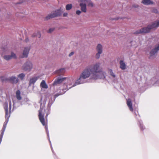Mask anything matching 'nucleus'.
<instances>
[{
    "instance_id": "obj_1",
    "label": "nucleus",
    "mask_w": 159,
    "mask_h": 159,
    "mask_svg": "<svg viewBox=\"0 0 159 159\" xmlns=\"http://www.w3.org/2000/svg\"><path fill=\"white\" fill-rule=\"evenodd\" d=\"M106 73L100 67V63L97 62L86 67L81 73L76 83L78 84L83 83V80L88 78L91 76L92 79H104L105 78Z\"/></svg>"
},
{
    "instance_id": "obj_2",
    "label": "nucleus",
    "mask_w": 159,
    "mask_h": 159,
    "mask_svg": "<svg viewBox=\"0 0 159 159\" xmlns=\"http://www.w3.org/2000/svg\"><path fill=\"white\" fill-rule=\"evenodd\" d=\"M49 113V111L47 109H45L43 108H40L39 111L38 116L39 120L46 129L48 128L47 118Z\"/></svg>"
},
{
    "instance_id": "obj_3",
    "label": "nucleus",
    "mask_w": 159,
    "mask_h": 159,
    "mask_svg": "<svg viewBox=\"0 0 159 159\" xmlns=\"http://www.w3.org/2000/svg\"><path fill=\"white\" fill-rule=\"evenodd\" d=\"M159 26V20L154 22L152 25H148L147 27L143 28L139 30L136 31L134 34H138L141 33H147L149 32L150 30Z\"/></svg>"
},
{
    "instance_id": "obj_4",
    "label": "nucleus",
    "mask_w": 159,
    "mask_h": 159,
    "mask_svg": "<svg viewBox=\"0 0 159 159\" xmlns=\"http://www.w3.org/2000/svg\"><path fill=\"white\" fill-rule=\"evenodd\" d=\"M61 14L62 11L60 9L57 10L46 16L45 19L46 20H48L52 18L60 16Z\"/></svg>"
},
{
    "instance_id": "obj_5",
    "label": "nucleus",
    "mask_w": 159,
    "mask_h": 159,
    "mask_svg": "<svg viewBox=\"0 0 159 159\" xmlns=\"http://www.w3.org/2000/svg\"><path fill=\"white\" fill-rule=\"evenodd\" d=\"M33 68V64L30 61H27L23 65L22 69L25 71H30Z\"/></svg>"
},
{
    "instance_id": "obj_6",
    "label": "nucleus",
    "mask_w": 159,
    "mask_h": 159,
    "mask_svg": "<svg viewBox=\"0 0 159 159\" xmlns=\"http://www.w3.org/2000/svg\"><path fill=\"white\" fill-rule=\"evenodd\" d=\"M79 1L81 2L80 6L81 7V11L86 12L87 10L86 4L88 2V0H79Z\"/></svg>"
},
{
    "instance_id": "obj_7",
    "label": "nucleus",
    "mask_w": 159,
    "mask_h": 159,
    "mask_svg": "<svg viewBox=\"0 0 159 159\" xmlns=\"http://www.w3.org/2000/svg\"><path fill=\"white\" fill-rule=\"evenodd\" d=\"M4 59L7 61H8L12 59H16L17 57L16 54L13 52L11 53V55H5L3 56Z\"/></svg>"
},
{
    "instance_id": "obj_8",
    "label": "nucleus",
    "mask_w": 159,
    "mask_h": 159,
    "mask_svg": "<svg viewBox=\"0 0 159 159\" xmlns=\"http://www.w3.org/2000/svg\"><path fill=\"white\" fill-rule=\"evenodd\" d=\"M72 85V84L71 81L70 80H68L67 83V84L65 83L64 84V88L62 90L63 91L65 90H67L71 88L72 87L75 86L74 85L71 86Z\"/></svg>"
},
{
    "instance_id": "obj_9",
    "label": "nucleus",
    "mask_w": 159,
    "mask_h": 159,
    "mask_svg": "<svg viewBox=\"0 0 159 159\" xmlns=\"http://www.w3.org/2000/svg\"><path fill=\"white\" fill-rule=\"evenodd\" d=\"M66 79V78H60L58 77L56 79L52 84V85L56 86L61 84L63 81Z\"/></svg>"
},
{
    "instance_id": "obj_10",
    "label": "nucleus",
    "mask_w": 159,
    "mask_h": 159,
    "mask_svg": "<svg viewBox=\"0 0 159 159\" xmlns=\"http://www.w3.org/2000/svg\"><path fill=\"white\" fill-rule=\"evenodd\" d=\"M30 49V47H25L23 51V55L20 57L22 58L27 57Z\"/></svg>"
},
{
    "instance_id": "obj_11",
    "label": "nucleus",
    "mask_w": 159,
    "mask_h": 159,
    "mask_svg": "<svg viewBox=\"0 0 159 159\" xmlns=\"http://www.w3.org/2000/svg\"><path fill=\"white\" fill-rule=\"evenodd\" d=\"M9 81L12 84H16L19 81V80L14 76L9 77Z\"/></svg>"
},
{
    "instance_id": "obj_12",
    "label": "nucleus",
    "mask_w": 159,
    "mask_h": 159,
    "mask_svg": "<svg viewBox=\"0 0 159 159\" xmlns=\"http://www.w3.org/2000/svg\"><path fill=\"white\" fill-rule=\"evenodd\" d=\"M127 104L129 109V110L131 111H133V109L132 107V103L131 100L130 98H129L127 99Z\"/></svg>"
},
{
    "instance_id": "obj_13",
    "label": "nucleus",
    "mask_w": 159,
    "mask_h": 159,
    "mask_svg": "<svg viewBox=\"0 0 159 159\" xmlns=\"http://www.w3.org/2000/svg\"><path fill=\"white\" fill-rule=\"evenodd\" d=\"M120 68L122 70H125L126 68V65L123 60H120Z\"/></svg>"
},
{
    "instance_id": "obj_14",
    "label": "nucleus",
    "mask_w": 159,
    "mask_h": 159,
    "mask_svg": "<svg viewBox=\"0 0 159 159\" xmlns=\"http://www.w3.org/2000/svg\"><path fill=\"white\" fill-rule=\"evenodd\" d=\"M158 50H159V44L157 47H156L151 51L150 52L151 56H152L154 55L157 52Z\"/></svg>"
},
{
    "instance_id": "obj_15",
    "label": "nucleus",
    "mask_w": 159,
    "mask_h": 159,
    "mask_svg": "<svg viewBox=\"0 0 159 159\" xmlns=\"http://www.w3.org/2000/svg\"><path fill=\"white\" fill-rule=\"evenodd\" d=\"M37 79V77H33L30 79L29 82V86L31 85L32 84H34L35 82Z\"/></svg>"
},
{
    "instance_id": "obj_16",
    "label": "nucleus",
    "mask_w": 159,
    "mask_h": 159,
    "mask_svg": "<svg viewBox=\"0 0 159 159\" xmlns=\"http://www.w3.org/2000/svg\"><path fill=\"white\" fill-rule=\"evenodd\" d=\"M98 52L102 53V47L101 44H98L97 45L96 48Z\"/></svg>"
},
{
    "instance_id": "obj_17",
    "label": "nucleus",
    "mask_w": 159,
    "mask_h": 159,
    "mask_svg": "<svg viewBox=\"0 0 159 159\" xmlns=\"http://www.w3.org/2000/svg\"><path fill=\"white\" fill-rule=\"evenodd\" d=\"M142 2L144 5H148L152 4L153 2L150 0H143Z\"/></svg>"
},
{
    "instance_id": "obj_18",
    "label": "nucleus",
    "mask_w": 159,
    "mask_h": 159,
    "mask_svg": "<svg viewBox=\"0 0 159 159\" xmlns=\"http://www.w3.org/2000/svg\"><path fill=\"white\" fill-rule=\"evenodd\" d=\"M56 72L59 75H63L65 72V70L64 68L61 69L57 70Z\"/></svg>"
},
{
    "instance_id": "obj_19",
    "label": "nucleus",
    "mask_w": 159,
    "mask_h": 159,
    "mask_svg": "<svg viewBox=\"0 0 159 159\" xmlns=\"http://www.w3.org/2000/svg\"><path fill=\"white\" fill-rule=\"evenodd\" d=\"M40 86L42 88L44 89H47L48 88V86L46 84L45 81L44 80H43L41 83Z\"/></svg>"
},
{
    "instance_id": "obj_20",
    "label": "nucleus",
    "mask_w": 159,
    "mask_h": 159,
    "mask_svg": "<svg viewBox=\"0 0 159 159\" xmlns=\"http://www.w3.org/2000/svg\"><path fill=\"white\" fill-rule=\"evenodd\" d=\"M16 97L18 100H20L22 98L20 96V92L19 90H18L16 92Z\"/></svg>"
},
{
    "instance_id": "obj_21",
    "label": "nucleus",
    "mask_w": 159,
    "mask_h": 159,
    "mask_svg": "<svg viewBox=\"0 0 159 159\" xmlns=\"http://www.w3.org/2000/svg\"><path fill=\"white\" fill-rule=\"evenodd\" d=\"M9 77L7 78L4 76H2L1 77V80L2 82H4L6 81H9Z\"/></svg>"
},
{
    "instance_id": "obj_22",
    "label": "nucleus",
    "mask_w": 159,
    "mask_h": 159,
    "mask_svg": "<svg viewBox=\"0 0 159 159\" xmlns=\"http://www.w3.org/2000/svg\"><path fill=\"white\" fill-rule=\"evenodd\" d=\"M72 5L71 4H67L66 6V10H70L72 8Z\"/></svg>"
},
{
    "instance_id": "obj_23",
    "label": "nucleus",
    "mask_w": 159,
    "mask_h": 159,
    "mask_svg": "<svg viewBox=\"0 0 159 159\" xmlns=\"http://www.w3.org/2000/svg\"><path fill=\"white\" fill-rule=\"evenodd\" d=\"M25 74L24 73H21L18 75V77L21 80H23L25 77Z\"/></svg>"
},
{
    "instance_id": "obj_24",
    "label": "nucleus",
    "mask_w": 159,
    "mask_h": 159,
    "mask_svg": "<svg viewBox=\"0 0 159 159\" xmlns=\"http://www.w3.org/2000/svg\"><path fill=\"white\" fill-rule=\"evenodd\" d=\"M66 91H65V92H64L63 93H57V94H55L54 95V97L55 98H56L59 95H62V94H63V93H64Z\"/></svg>"
},
{
    "instance_id": "obj_25",
    "label": "nucleus",
    "mask_w": 159,
    "mask_h": 159,
    "mask_svg": "<svg viewBox=\"0 0 159 159\" xmlns=\"http://www.w3.org/2000/svg\"><path fill=\"white\" fill-rule=\"evenodd\" d=\"M101 53H100L99 52H98L96 53V56H95L96 58H97V59L99 58L100 57V55Z\"/></svg>"
},
{
    "instance_id": "obj_26",
    "label": "nucleus",
    "mask_w": 159,
    "mask_h": 159,
    "mask_svg": "<svg viewBox=\"0 0 159 159\" xmlns=\"http://www.w3.org/2000/svg\"><path fill=\"white\" fill-rule=\"evenodd\" d=\"M88 2L87 4L88 3L89 6H90L91 7H93V3L91 1H89V0H88Z\"/></svg>"
},
{
    "instance_id": "obj_27",
    "label": "nucleus",
    "mask_w": 159,
    "mask_h": 159,
    "mask_svg": "<svg viewBox=\"0 0 159 159\" xmlns=\"http://www.w3.org/2000/svg\"><path fill=\"white\" fill-rule=\"evenodd\" d=\"M110 74L113 77H115V75L114 73L113 72L112 70L111 69L110 70Z\"/></svg>"
},
{
    "instance_id": "obj_28",
    "label": "nucleus",
    "mask_w": 159,
    "mask_h": 159,
    "mask_svg": "<svg viewBox=\"0 0 159 159\" xmlns=\"http://www.w3.org/2000/svg\"><path fill=\"white\" fill-rule=\"evenodd\" d=\"M54 28H50L48 31V32L49 33H51L54 30Z\"/></svg>"
},
{
    "instance_id": "obj_29",
    "label": "nucleus",
    "mask_w": 159,
    "mask_h": 159,
    "mask_svg": "<svg viewBox=\"0 0 159 159\" xmlns=\"http://www.w3.org/2000/svg\"><path fill=\"white\" fill-rule=\"evenodd\" d=\"M152 11L155 13H157L158 12V11L156 9H153Z\"/></svg>"
},
{
    "instance_id": "obj_30",
    "label": "nucleus",
    "mask_w": 159,
    "mask_h": 159,
    "mask_svg": "<svg viewBox=\"0 0 159 159\" xmlns=\"http://www.w3.org/2000/svg\"><path fill=\"white\" fill-rule=\"evenodd\" d=\"M81 13V11L80 10H77L76 11V14L78 15H79Z\"/></svg>"
},
{
    "instance_id": "obj_31",
    "label": "nucleus",
    "mask_w": 159,
    "mask_h": 159,
    "mask_svg": "<svg viewBox=\"0 0 159 159\" xmlns=\"http://www.w3.org/2000/svg\"><path fill=\"white\" fill-rule=\"evenodd\" d=\"M3 52L6 53H7V49H5V48H3Z\"/></svg>"
},
{
    "instance_id": "obj_32",
    "label": "nucleus",
    "mask_w": 159,
    "mask_h": 159,
    "mask_svg": "<svg viewBox=\"0 0 159 159\" xmlns=\"http://www.w3.org/2000/svg\"><path fill=\"white\" fill-rule=\"evenodd\" d=\"M74 54V52H72L69 54V57H71V56H72Z\"/></svg>"
},
{
    "instance_id": "obj_33",
    "label": "nucleus",
    "mask_w": 159,
    "mask_h": 159,
    "mask_svg": "<svg viewBox=\"0 0 159 159\" xmlns=\"http://www.w3.org/2000/svg\"><path fill=\"white\" fill-rule=\"evenodd\" d=\"M140 128L141 130H143V129H144V128L143 126L142 125H140Z\"/></svg>"
},
{
    "instance_id": "obj_34",
    "label": "nucleus",
    "mask_w": 159,
    "mask_h": 159,
    "mask_svg": "<svg viewBox=\"0 0 159 159\" xmlns=\"http://www.w3.org/2000/svg\"><path fill=\"white\" fill-rule=\"evenodd\" d=\"M68 14L67 13H64L63 14V16L64 17H65V16H67V15Z\"/></svg>"
},
{
    "instance_id": "obj_35",
    "label": "nucleus",
    "mask_w": 159,
    "mask_h": 159,
    "mask_svg": "<svg viewBox=\"0 0 159 159\" xmlns=\"http://www.w3.org/2000/svg\"><path fill=\"white\" fill-rule=\"evenodd\" d=\"M139 7V6L138 5H133V7L134 8L137 7Z\"/></svg>"
},
{
    "instance_id": "obj_36",
    "label": "nucleus",
    "mask_w": 159,
    "mask_h": 159,
    "mask_svg": "<svg viewBox=\"0 0 159 159\" xmlns=\"http://www.w3.org/2000/svg\"><path fill=\"white\" fill-rule=\"evenodd\" d=\"M29 40L28 38H26L25 39V41L26 42H27L28 41H29Z\"/></svg>"
},
{
    "instance_id": "obj_37",
    "label": "nucleus",
    "mask_w": 159,
    "mask_h": 159,
    "mask_svg": "<svg viewBox=\"0 0 159 159\" xmlns=\"http://www.w3.org/2000/svg\"><path fill=\"white\" fill-rule=\"evenodd\" d=\"M118 19H119L118 18H116L113 19V20H118Z\"/></svg>"
},
{
    "instance_id": "obj_38",
    "label": "nucleus",
    "mask_w": 159,
    "mask_h": 159,
    "mask_svg": "<svg viewBox=\"0 0 159 159\" xmlns=\"http://www.w3.org/2000/svg\"><path fill=\"white\" fill-rule=\"evenodd\" d=\"M32 36H33V37H35V35H34V34H33V35Z\"/></svg>"
}]
</instances>
